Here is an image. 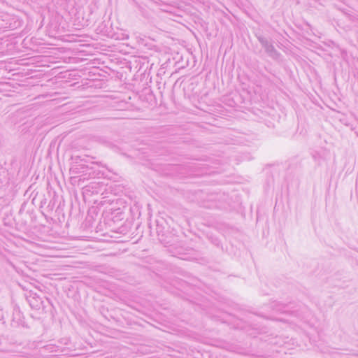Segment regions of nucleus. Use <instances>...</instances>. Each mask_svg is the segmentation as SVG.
Segmentation results:
<instances>
[{"label":"nucleus","instance_id":"f257e3e1","mask_svg":"<svg viewBox=\"0 0 358 358\" xmlns=\"http://www.w3.org/2000/svg\"><path fill=\"white\" fill-rule=\"evenodd\" d=\"M271 308L275 313H279L281 316L275 317H266L268 319L273 320L279 321L283 324H288L291 325L294 320H290L291 318H296L299 319L301 317V313L299 310H289L287 309V306L279 303V302H273L271 304Z\"/></svg>","mask_w":358,"mask_h":358},{"label":"nucleus","instance_id":"f03ea898","mask_svg":"<svg viewBox=\"0 0 358 358\" xmlns=\"http://www.w3.org/2000/svg\"><path fill=\"white\" fill-rule=\"evenodd\" d=\"M258 41L269 57L273 59L279 58L280 55V52L277 51L273 45L270 43L267 38L263 36H259Z\"/></svg>","mask_w":358,"mask_h":358},{"label":"nucleus","instance_id":"7ed1b4c3","mask_svg":"<svg viewBox=\"0 0 358 358\" xmlns=\"http://www.w3.org/2000/svg\"><path fill=\"white\" fill-rule=\"evenodd\" d=\"M36 300V304H33L32 302H30V305L32 307H34L36 309H39L41 305L43 303L41 299L38 298V299H34Z\"/></svg>","mask_w":358,"mask_h":358}]
</instances>
